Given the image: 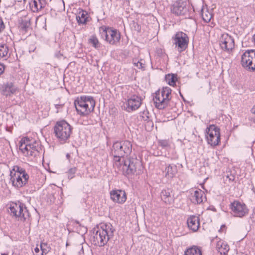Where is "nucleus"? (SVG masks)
Returning a JSON list of instances; mask_svg holds the SVG:
<instances>
[{"label":"nucleus","mask_w":255,"mask_h":255,"mask_svg":"<svg viewBox=\"0 0 255 255\" xmlns=\"http://www.w3.org/2000/svg\"><path fill=\"white\" fill-rule=\"evenodd\" d=\"M115 165L119 168V171L124 175H138L141 173L143 169L140 160L136 158H128L120 162H116Z\"/></svg>","instance_id":"nucleus-1"},{"label":"nucleus","mask_w":255,"mask_h":255,"mask_svg":"<svg viewBox=\"0 0 255 255\" xmlns=\"http://www.w3.org/2000/svg\"><path fill=\"white\" fill-rule=\"evenodd\" d=\"M19 148L24 156L29 158L35 157L41 150L39 141L27 137L21 139L19 142Z\"/></svg>","instance_id":"nucleus-2"},{"label":"nucleus","mask_w":255,"mask_h":255,"mask_svg":"<svg viewBox=\"0 0 255 255\" xmlns=\"http://www.w3.org/2000/svg\"><path fill=\"white\" fill-rule=\"evenodd\" d=\"M113 234L114 230L112 228V225H104L94 234L91 240L94 245L103 247L113 236Z\"/></svg>","instance_id":"nucleus-3"},{"label":"nucleus","mask_w":255,"mask_h":255,"mask_svg":"<svg viewBox=\"0 0 255 255\" xmlns=\"http://www.w3.org/2000/svg\"><path fill=\"white\" fill-rule=\"evenodd\" d=\"M132 144L128 140L115 142L112 146V154L116 162H120L121 158L128 156L131 152Z\"/></svg>","instance_id":"nucleus-4"},{"label":"nucleus","mask_w":255,"mask_h":255,"mask_svg":"<svg viewBox=\"0 0 255 255\" xmlns=\"http://www.w3.org/2000/svg\"><path fill=\"white\" fill-rule=\"evenodd\" d=\"M74 105L78 114L86 116L93 111L95 102L92 97L82 96L75 100Z\"/></svg>","instance_id":"nucleus-5"},{"label":"nucleus","mask_w":255,"mask_h":255,"mask_svg":"<svg viewBox=\"0 0 255 255\" xmlns=\"http://www.w3.org/2000/svg\"><path fill=\"white\" fill-rule=\"evenodd\" d=\"M10 182L16 188H20L25 185L29 179V176L25 170L18 166H14L10 171Z\"/></svg>","instance_id":"nucleus-6"},{"label":"nucleus","mask_w":255,"mask_h":255,"mask_svg":"<svg viewBox=\"0 0 255 255\" xmlns=\"http://www.w3.org/2000/svg\"><path fill=\"white\" fill-rule=\"evenodd\" d=\"M71 126L65 121L57 122L54 127L55 136L60 142H65L72 133Z\"/></svg>","instance_id":"nucleus-7"},{"label":"nucleus","mask_w":255,"mask_h":255,"mask_svg":"<svg viewBox=\"0 0 255 255\" xmlns=\"http://www.w3.org/2000/svg\"><path fill=\"white\" fill-rule=\"evenodd\" d=\"M171 98V90L168 87H163L161 91H157L154 98L156 107L163 109L167 105Z\"/></svg>","instance_id":"nucleus-8"},{"label":"nucleus","mask_w":255,"mask_h":255,"mask_svg":"<svg viewBox=\"0 0 255 255\" xmlns=\"http://www.w3.org/2000/svg\"><path fill=\"white\" fill-rule=\"evenodd\" d=\"M206 131L208 143L213 146L218 145L220 142V129L212 125L207 128Z\"/></svg>","instance_id":"nucleus-9"},{"label":"nucleus","mask_w":255,"mask_h":255,"mask_svg":"<svg viewBox=\"0 0 255 255\" xmlns=\"http://www.w3.org/2000/svg\"><path fill=\"white\" fill-rule=\"evenodd\" d=\"M9 210L11 214L21 220H25L29 216L25 205L20 202L10 204Z\"/></svg>","instance_id":"nucleus-10"},{"label":"nucleus","mask_w":255,"mask_h":255,"mask_svg":"<svg viewBox=\"0 0 255 255\" xmlns=\"http://www.w3.org/2000/svg\"><path fill=\"white\" fill-rule=\"evenodd\" d=\"M173 44L178 52H181L184 51L188 46V37L187 35L183 32H177L173 37Z\"/></svg>","instance_id":"nucleus-11"},{"label":"nucleus","mask_w":255,"mask_h":255,"mask_svg":"<svg viewBox=\"0 0 255 255\" xmlns=\"http://www.w3.org/2000/svg\"><path fill=\"white\" fill-rule=\"evenodd\" d=\"M241 64L245 67L252 71H255V50H248L242 56Z\"/></svg>","instance_id":"nucleus-12"},{"label":"nucleus","mask_w":255,"mask_h":255,"mask_svg":"<svg viewBox=\"0 0 255 255\" xmlns=\"http://www.w3.org/2000/svg\"><path fill=\"white\" fill-rule=\"evenodd\" d=\"M219 45L224 51L230 52L235 47V40L233 37L227 33L221 34L219 38Z\"/></svg>","instance_id":"nucleus-13"},{"label":"nucleus","mask_w":255,"mask_h":255,"mask_svg":"<svg viewBox=\"0 0 255 255\" xmlns=\"http://www.w3.org/2000/svg\"><path fill=\"white\" fill-rule=\"evenodd\" d=\"M102 36L105 37V40L111 44H115L120 39V34L116 29L108 28L104 29L101 32Z\"/></svg>","instance_id":"nucleus-14"},{"label":"nucleus","mask_w":255,"mask_h":255,"mask_svg":"<svg viewBox=\"0 0 255 255\" xmlns=\"http://www.w3.org/2000/svg\"><path fill=\"white\" fill-rule=\"evenodd\" d=\"M231 209L234 216L243 217L248 213L246 205L238 201H235L231 204Z\"/></svg>","instance_id":"nucleus-15"},{"label":"nucleus","mask_w":255,"mask_h":255,"mask_svg":"<svg viewBox=\"0 0 255 255\" xmlns=\"http://www.w3.org/2000/svg\"><path fill=\"white\" fill-rule=\"evenodd\" d=\"M141 104V99L136 95H132L128 99L125 103V107L128 112L138 109Z\"/></svg>","instance_id":"nucleus-16"},{"label":"nucleus","mask_w":255,"mask_h":255,"mask_svg":"<svg viewBox=\"0 0 255 255\" xmlns=\"http://www.w3.org/2000/svg\"><path fill=\"white\" fill-rule=\"evenodd\" d=\"M111 199L115 202L124 203L127 199L125 192L122 190H112L110 192Z\"/></svg>","instance_id":"nucleus-17"},{"label":"nucleus","mask_w":255,"mask_h":255,"mask_svg":"<svg viewBox=\"0 0 255 255\" xmlns=\"http://www.w3.org/2000/svg\"><path fill=\"white\" fill-rule=\"evenodd\" d=\"M171 11L177 15H183L186 17L190 16L188 8L183 3L174 4L171 8Z\"/></svg>","instance_id":"nucleus-18"},{"label":"nucleus","mask_w":255,"mask_h":255,"mask_svg":"<svg viewBox=\"0 0 255 255\" xmlns=\"http://www.w3.org/2000/svg\"><path fill=\"white\" fill-rule=\"evenodd\" d=\"M188 228L194 232L197 231L200 226L199 218L196 216H190L187 219Z\"/></svg>","instance_id":"nucleus-19"},{"label":"nucleus","mask_w":255,"mask_h":255,"mask_svg":"<svg viewBox=\"0 0 255 255\" xmlns=\"http://www.w3.org/2000/svg\"><path fill=\"white\" fill-rule=\"evenodd\" d=\"M171 191L170 189H164L161 192V200L166 204H171L174 201L173 197L171 195Z\"/></svg>","instance_id":"nucleus-20"},{"label":"nucleus","mask_w":255,"mask_h":255,"mask_svg":"<svg viewBox=\"0 0 255 255\" xmlns=\"http://www.w3.org/2000/svg\"><path fill=\"white\" fill-rule=\"evenodd\" d=\"M204 193L201 190H196L191 193V200L195 204H200L203 201Z\"/></svg>","instance_id":"nucleus-21"},{"label":"nucleus","mask_w":255,"mask_h":255,"mask_svg":"<svg viewBox=\"0 0 255 255\" xmlns=\"http://www.w3.org/2000/svg\"><path fill=\"white\" fill-rule=\"evenodd\" d=\"M165 177L168 178H172L177 172V167L175 165L169 164L165 169Z\"/></svg>","instance_id":"nucleus-22"},{"label":"nucleus","mask_w":255,"mask_h":255,"mask_svg":"<svg viewBox=\"0 0 255 255\" xmlns=\"http://www.w3.org/2000/svg\"><path fill=\"white\" fill-rule=\"evenodd\" d=\"M9 55V49L6 44L0 43V58L6 59Z\"/></svg>","instance_id":"nucleus-23"},{"label":"nucleus","mask_w":255,"mask_h":255,"mask_svg":"<svg viewBox=\"0 0 255 255\" xmlns=\"http://www.w3.org/2000/svg\"><path fill=\"white\" fill-rule=\"evenodd\" d=\"M216 248L221 255H226L229 250V246L222 241H219L217 243Z\"/></svg>","instance_id":"nucleus-24"},{"label":"nucleus","mask_w":255,"mask_h":255,"mask_svg":"<svg viewBox=\"0 0 255 255\" xmlns=\"http://www.w3.org/2000/svg\"><path fill=\"white\" fill-rule=\"evenodd\" d=\"M184 255H202L200 249L196 246H193L187 249L184 253Z\"/></svg>","instance_id":"nucleus-25"},{"label":"nucleus","mask_w":255,"mask_h":255,"mask_svg":"<svg viewBox=\"0 0 255 255\" xmlns=\"http://www.w3.org/2000/svg\"><path fill=\"white\" fill-rule=\"evenodd\" d=\"M201 16L203 20L205 22H209L210 21L212 14L210 13L207 8H202L201 9Z\"/></svg>","instance_id":"nucleus-26"},{"label":"nucleus","mask_w":255,"mask_h":255,"mask_svg":"<svg viewBox=\"0 0 255 255\" xmlns=\"http://www.w3.org/2000/svg\"><path fill=\"white\" fill-rule=\"evenodd\" d=\"M30 4L32 10L34 12L37 11L39 9H41L43 7V4L40 0H33Z\"/></svg>","instance_id":"nucleus-27"},{"label":"nucleus","mask_w":255,"mask_h":255,"mask_svg":"<svg viewBox=\"0 0 255 255\" xmlns=\"http://www.w3.org/2000/svg\"><path fill=\"white\" fill-rule=\"evenodd\" d=\"M165 80L170 86H174L177 80V75L173 74L166 75Z\"/></svg>","instance_id":"nucleus-28"},{"label":"nucleus","mask_w":255,"mask_h":255,"mask_svg":"<svg viewBox=\"0 0 255 255\" xmlns=\"http://www.w3.org/2000/svg\"><path fill=\"white\" fill-rule=\"evenodd\" d=\"M55 3L54 7L55 10L62 11L65 9V3L63 0H54Z\"/></svg>","instance_id":"nucleus-29"},{"label":"nucleus","mask_w":255,"mask_h":255,"mask_svg":"<svg viewBox=\"0 0 255 255\" xmlns=\"http://www.w3.org/2000/svg\"><path fill=\"white\" fill-rule=\"evenodd\" d=\"M84 11H80L78 13V15L76 16V19L79 23H85L86 22V14Z\"/></svg>","instance_id":"nucleus-30"},{"label":"nucleus","mask_w":255,"mask_h":255,"mask_svg":"<svg viewBox=\"0 0 255 255\" xmlns=\"http://www.w3.org/2000/svg\"><path fill=\"white\" fill-rule=\"evenodd\" d=\"M89 42L92 44L95 48H98L100 46V43L98 38L94 35H92L89 39Z\"/></svg>","instance_id":"nucleus-31"},{"label":"nucleus","mask_w":255,"mask_h":255,"mask_svg":"<svg viewBox=\"0 0 255 255\" xmlns=\"http://www.w3.org/2000/svg\"><path fill=\"white\" fill-rule=\"evenodd\" d=\"M30 25V18H25L24 20H22L20 26L21 28L24 30H26Z\"/></svg>","instance_id":"nucleus-32"},{"label":"nucleus","mask_w":255,"mask_h":255,"mask_svg":"<svg viewBox=\"0 0 255 255\" xmlns=\"http://www.w3.org/2000/svg\"><path fill=\"white\" fill-rule=\"evenodd\" d=\"M77 171V168L75 167L70 168L66 172L68 175V178L71 179L74 177V174Z\"/></svg>","instance_id":"nucleus-33"},{"label":"nucleus","mask_w":255,"mask_h":255,"mask_svg":"<svg viewBox=\"0 0 255 255\" xmlns=\"http://www.w3.org/2000/svg\"><path fill=\"white\" fill-rule=\"evenodd\" d=\"M5 91L11 94H13L15 92L16 89L12 83H9L7 84L6 86Z\"/></svg>","instance_id":"nucleus-34"},{"label":"nucleus","mask_w":255,"mask_h":255,"mask_svg":"<svg viewBox=\"0 0 255 255\" xmlns=\"http://www.w3.org/2000/svg\"><path fill=\"white\" fill-rule=\"evenodd\" d=\"M149 113L147 111H144L140 114V117L144 121H148L149 120Z\"/></svg>","instance_id":"nucleus-35"},{"label":"nucleus","mask_w":255,"mask_h":255,"mask_svg":"<svg viewBox=\"0 0 255 255\" xmlns=\"http://www.w3.org/2000/svg\"><path fill=\"white\" fill-rule=\"evenodd\" d=\"M133 64L134 65L136 66L138 68H142L143 67V64L139 62V61H137L136 59L133 60Z\"/></svg>","instance_id":"nucleus-36"},{"label":"nucleus","mask_w":255,"mask_h":255,"mask_svg":"<svg viewBox=\"0 0 255 255\" xmlns=\"http://www.w3.org/2000/svg\"><path fill=\"white\" fill-rule=\"evenodd\" d=\"M159 143L162 147H167L168 145V143L167 140H163L159 141Z\"/></svg>","instance_id":"nucleus-37"},{"label":"nucleus","mask_w":255,"mask_h":255,"mask_svg":"<svg viewBox=\"0 0 255 255\" xmlns=\"http://www.w3.org/2000/svg\"><path fill=\"white\" fill-rule=\"evenodd\" d=\"M4 28V25L3 21L1 18H0V32L3 30Z\"/></svg>","instance_id":"nucleus-38"},{"label":"nucleus","mask_w":255,"mask_h":255,"mask_svg":"<svg viewBox=\"0 0 255 255\" xmlns=\"http://www.w3.org/2000/svg\"><path fill=\"white\" fill-rule=\"evenodd\" d=\"M4 67L2 65L0 64V75L3 72Z\"/></svg>","instance_id":"nucleus-39"},{"label":"nucleus","mask_w":255,"mask_h":255,"mask_svg":"<svg viewBox=\"0 0 255 255\" xmlns=\"http://www.w3.org/2000/svg\"><path fill=\"white\" fill-rule=\"evenodd\" d=\"M62 106V105L57 104L55 105V107L56 109H59V108H61Z\"/></svg>","instance_id":"nucleus-40"},{"label":"nucleus","mask_w":255,"mask_h":255,"mask_svg":"<svg viewBox=\"0 0 255 255\" xmlns=\"http://www.w3.org/2000/svg\"><path fill=\"white\" fill-rule=\"evenodd\" d=\"M40 248H41V250H42V255H43L44 253H45V254H46V253L45 252H44V249H43L42 245H41V246H40Z\"/></svg>","instance_id":"nucleus-41"},{"label":"nucleus","mask_w":255,"mask_h":255,"mask_svg":"<svg viewBox=\"0 0 255 255\" xmlns=\"http://www.w3.org/2000/svg\"><path fill=\"white\" fill-rule=\"evenodd\" d=\"M34 251H35V253H38V252H39V249H38V248H37V247H36V248L34 249Z\"/></svg>","instance_id":"nucleus-42"},{"label":"nucleus","mask_w":255,"mask_h":255,"mask_svg":"<svg viewBox=\"0 0 255 255\" xmlns=\"http://www.w3.org/2000/svg\"><path fill=\"white\" fill-rule=\"evenodd\" d=\"M70 154L69 153H67V155H66V157L69 160L70 159Z\"/></svg>","instance_id":"nucleus-43"},{"label":"nucleus","mask_w":255,"mask_h":255,"mask_svg":"<svg viewBox=\"0 0 255 255\" xmlns=\"http://www.w3.org/2000/svg\"><path fill=\"white\" fill-rule=\"evenodd\" d=\"M225 225H223V226H222L221 229H222V228H225Z\"/></svg>","instance_id":"nucleus-44"},{"label":"nucleus","mask_w":255,"mask_h":255,"mask_svg":"<svg viewBox=\"0 0 255 255\" xmlns=\"http://www.w3.org/2000/svg\"><path fill=\"white\" fill-rule=\"evenodd\" d=\"M1 255H5V254H2Z\"/></svg>","instance_id":"nucleus-45"}]
</instances>
